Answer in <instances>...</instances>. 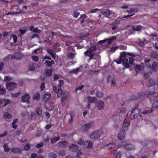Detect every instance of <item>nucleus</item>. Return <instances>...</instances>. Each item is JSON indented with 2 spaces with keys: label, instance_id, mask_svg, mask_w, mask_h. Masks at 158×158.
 <instances>
[{
  "label": "nucleus",
  "instance_id": "1",
  "mask_svg": "<svg viewBox=\"0 0 158 158\" xmlns=\"http://www.w3.org/2000/svg\"><path fill=\"white\" fill-rule=\"evenodd\" d=\"M153 96L156 97V101H155L152 104V107L153 108H158V94H155L154 91L143 92L141 93H138L136 95H133L129 97L130 100L134 101L141 98L142 97L150 98V96Z\"/></svg>",
  "mask_w": 158,
  "mask_h": 158
},
{
  "label": "nucleus",
  "instance_id": "2",
  "mask_svg": "<svg viewBox=\"0 0 158 158\" xmlns=\"http://www.w3.org/2000/svg\"><path fill=\"white\" fill-rule=\"evenodd\" d=\"M102 133L103 132L101 130H96L90 134V138L94 139H96L99 138Z\"/></svg>",
  "mask_w": 158,
  "mask_h": 158
},
{
  "label": "nucleus",
  "instance_id": "3",
  "mask_svg": "<svg viewBox=\"0 0 158 158\" xmlns=\"http://www.w3.org/2000/svg\"><path fill=\"white\" fill-rule=\"evenodd\" d=\"M140 110L137 107L133 109L130 116V118L133 119L137 117L140 114Z\"/></svg>",
  "mask_w": 158,
  "mask_h": 158
},
{
  "label": "nucleus",
  "instance_id": "4",
  "mask_svg": "<svg viewBox=\"0 0 158 158\" xmlns=\"http://www.w3.org/2000/svg\"><path fill=\"white\" fill-rule=\"evenodd\" d=\"M94 124V122L93 121H90L82 126L81 127V130L83 131H87L90 129Z\"/></svg>",
  "mask_w": 158,
  "mask_h": 158
},
{
  "label": "nucleus",
  "instance_id": "5",
  "mask_svg": "<svg viewBox=\"0 0 158 158\" xmlns=\"http://www.w3.org/2000/svg\"><path fill=\"white\" fill-rule=\"evenodd\" d=\"M17 86V84L15 83L9 82L6 84V88L9 91L13 90Z\"/></svg>",
  "mask_w": 158,
  "mask_h": 158
},
{
  "label": "nucleus",
  "instance_id": "6",
  "mask_svg": "<svg viewBox=\"0 0 158 158\" xmlns=\"http://www.w3.org/2000/svg\"><path fill=\"white\" fill-rule=\"evenodd\" d=\"M127 54L125 52L121 53L119 57L116 60H114V61L117 64H119L121 63L122 60V57H126Z\"/></svg>",
  "mask_w": 158,
  "mask_h": 158
},
{
  "label": "nucleus",
  "instance_id": "7",
  "mask_svg": "<svg viewBox=\"0 0 158 158\" xmlns=\"http://www.w3.org/2000/svg\"><path fill=\"white\" fill-rule=\"evenodd\" d=\"M23 57V55L21 52H15L11 56V58L13 59H15L16 60H20Z\"/></svg>",
  "mask_w": 158,
  "mask_h": 158
},
{
  "label": "nucleus",
  "instance_id": "8",
  "mask_svg": "<svg viewBox=\"0 0 158 158\" xmlns=\"http://www.w3.org/2000/svg\"><path fill=\"white\" fill-rule=\"evenodd\" d=\"M84 54L85 56L89 57V60H90L94 59L93 56L95 54V53H93L88 49H87L84 52Z\"/></svg>",
  "mask_w": 158,
  "mask_h": 158
},
{
  "label": "nucleus",
  "instance_id": "9",
  "mask_svg": "<svg viewBox=\"0 0 158 158\" xmlns=\"http://www.w3.org/2000/svg\"><path fill=\"white\" fill-rule=\"evenodd\" d=\"M96 107L99 110L103 109L104 107V102L101 100L97 101L96 103Z\"/></svg>",
  "mask_w": 158,
  "mask_h": 158
},
{
  "label": "nucleus",
  "instance_id": "10",
  "mask_svg": "<svg viewBox=\"0 0 158 158\" xmlns=\"http://www.w3.org/2000/svg\"><path fill=\"white\" fill-rule=\"evenodd\" d=\"M82 146L84 148L91 149L93 147V144L90 141L86 140L84 141Z\"/></svg>",
  "mask_w": 158,
  "mask_h": 158
},
{
  "label": "nucleus",
  "instance_id": "11",
  "mask_svg": "<svg viewBox=\"0 0 158 158\" xmlns=\"http://www.w3.org/2000/svg\"><path fill=\"white\" fill-rule=\"evenodd\" d=\"M126 118L124 119L123 125V130L125 132L128 129V127L130 125V123L125 121Z\"/></svg>",
  "mask_w": 158,
  "mask_h": 158
},
{
  "label": "nucleus",
  "instance_id": "12",
  "mask_svg": "<svg viewBox=\"0 0 158 158\" xmlns=\"http://www.w3.org/2000/svg\"><path fill=\"white\" fill-rule=\"evenodd\" d=\"M30 97L28 94H25L22 97V101L23 102H26L29 103V99Z\"/></svg>",
  "mask_w": 158,
  "mask_h": 158
},
{
  "label": "nucleus",
  "instance_id": "13",
  "mask_svg": "<svg viewBox=\"0 0 158 158\" xmlns=\"http://www.w3.org/2000/svg\"><path fill=\"white\" fill-rule=\"evenodd\" d=\"M29 28L30 30L31 31H32L34 33H40L41 32V30L39 29L37 27L34 28L33 26H30Z\"/></svg>",
  "mask_w": 158,
  "mask_h": 158
},
{
  "label": "nucleus",
  "instance_id": "14",
  "mask_svg": "<svg viewBox=\"0 0 158 158\" xmlns=\"http://www.w3.org/2000/svg\"><path fill=\"white\" fill-rule=\"evenodd\" d=\"M124 148L127 150H131L135 149L134 145L131 144H126L124 145Z\"/></svg>",
  "mask_w": 158,
  "mask_h": 158
},
{
  "label": "nucleus",
  "instance_id": "15",
  "mask_svg": "<svg viewBox=\"0 0 158 158\" xmlns=\"http://www.w3.org/2000/svg\"><path fill=\"white\" fill-rule=\"evenodd\" d=\"M59 82L60 83V85L58 86V92L57 93H59L61 95L62 94V91L61 89V87L62 85L64 84V82L63 80H59Z\"/></svg>",
  "mask_w": 158,
  "mask_h": 158
},
{
  "label": "nucleus",
  "instance_id": "16",
  "mask_svg": "<svg viewBox=\"0 0 158 158\" xmlns=\"http://www.w3.org/2000/svg\"><path fill=\"white\" fill-rule=\"evenodd\" d=\"M69 150L72 152H75L78 150V146L77 145L72 144L69 146Z\"/></svg>",
  "mask_w": 158,
  "mask_h": 158
},
{
  "label": "nucleus",
  "instance_id": "17",
  "mask_svg": "<svg viewBox=\"0 0 158 158\" xmlns=\"http://www.w3.org/2000/svg\"><path fill=\"white\" fill-rule=\"evenodd\" d=\"M12 152L14 153H22V150L20 148H15L11 149Z\"/></svg>",
  "mask_w": 158,
  "mask_h": 158
},
{
  "label": "nucleus",
  "instance_id": "18",
  "mask_svg": "<svg viewBox=\"0 0 158 158\" xmlns=\"http://www.w3.org/2000/svg\"><path fill=\"white\" fill-rule=\"evenodd\" d=\"M101 13L102 15L108 18H109L108 16L110 15V10L108 9L105 10L104 11H102Z\"/></svg>",
  "mask_w": 158,
  "mask_h": 158
},
{
  "label": "nucleus",
  "instance_id": "19",
  "mask_svg": "<svg viewBox=\"0 0 158 158\" xmlns=\"http://www.w3.org/2000/svg\"><path fill=\"white\" fill-rule=\"evenodd\" d=\"M117 23L116 22H114L110 24V27L112 30H114L117 27Z\"/></svg>",
  "mask_w": 158,
  "mask_h": 158
},
{
  "label": "nucleus",
  "instance_id": "20",
  "mask_svg": "<svg viewBox=\"0 0 158 158\" xmlns=\"http://www.w3.org/2000/svg\"><path fill=\"white\" fill-rule=\"evenodd\" d=\"M51 97V95L50 93H47L44 94L43 96L44 99L45 101H48Z\"/></svg>",
  "mask_w": 158,
  "mask_h": 158
},
{
  "label": "nucleus",
  "instance_id": "21",
  "mask_svg": "<svg viewBox=\"0 0 158 158\" xmlns=\"http://www.w3.org/2000/svg\"><path fill=\"white\" fill-rule=\"evenodd\" d=\"M59 146L61 147H65L67 146L68 143L67 141H61L59 143Z\"/></svg>",
  "mask_w": 158,
  "mask_h": 158
},
{
  "label": "nucleus",
  "instance_id": "22",
  "mask_svg": "<svg viewBox=\"0 0 158 158\" xmlns=\"http://www.w3.org/2000/svg\"><path fill=\"white\" fill-rule=\"evenodd\" d=\"M87 99L88 100V102L91 103H94L96 101L97 99L95 97H91L90 96L87 97Z\"/></svg>",
  "mask_w": 158,
  "mask_h": 158
},
{
  "label": "nucleus",
  "instance_id": "23",
  "mask_svg": "<svg viewBox=\"0 0 158 158\" xmlns=\"http://www.w3.org/2000/svg\"><path fill=\"white\" fill-rule=\"evenodd\" d=\"M48 35V39L50 40H52L54 36H56V33L54 32H49Z\"/></svg>",
  "mask_w": 158,
  "mask_h": 158
},
{
  "label": "nucleus",
  "instance_id": "24",
  "mask_svg": "<svg viewBox=\"0 0 158 158\" xmlns=\"http://www.w3.org/2000/svg\"><path fill=\"white\" fill-rule=\"evenodd\" d=\"M116 38L117 37L116 36H113L111 38H110L107 40H106V41L107 42V44H110L112 43L113 41L116 40Z\"/></svg>",
  "mask_w": 158,
  "mask_h": 158
},
{
  "label": "nucleus",
  "instance_id": "25",
  "mask_svg": "<svg viewBox=\"0 0 158 158\" xmlns=\"http://www.w3.org/2000/svg\"><path fill=\"white\" fill-rule=\"evenodd\" d=\"M60 139V137L59 136L57 137H54L52 138L51 139V143L53 144L55 143L58 141Z\"/></svg>",
  "mask_w": 158,
  "mask_h": 158
},
{
  "label": "nucleus",
  "instance_id": "26",
  "mask_svg": "<svg viewBox=\"0 0 158 158\" xmlns=\"http://www.w3.org/2000/svg\"><path fill=\"white\" fill-rule=\"evenodd\" d=\"M54 63V62L53 60H51V61L46 60L45 62V64L48 67L52 66Z\"/></svg>",
  "mask_w": 158,
  "mask_h": 158
},
{
  "label": "nucleus",
  "instance_id": "27",
  "mask_svg": "<svg viewBox=\"0 0 158 158\" xmlns=\"http://www.w3.org/2000/svg\"><path fill=\"white\" fill-rule=\"evenodd\" d=\"M40 98V95L39 93H36L32 97L33 99L34 100L38 101Z\"/></svg>",
  "mask_w": 158,
  "mask_h": 158
},
{
  "label": "nucleus",
  "instance_id": "28",
  "mask_svg": "<svg viewBox=\"0 0 158 158\" xmlns=\"http://www.w3.org/2000/svg\"><path fill=\"white\" fill-rule=\"evenodd\" d=\"M142 27L141 25H137L132 26L131 28L134 31H139L141 28Z\"/></svg>",
  "mask_w": 158,
  "mask_h": 158
},
{
  "label": "nucleus",
  "instance_id": "29",
  "mask_svg": "<svg viewBox=\"0 0 158 158\" xmlns=\"http://www.w3.org/2000/svg\"><path fill=\"white\" fill-rule=\"evenodd\" d=\"M106 146L108 149H110L116 147V144L115 143H110L106 145Z\"/></svg>",
  "mask_w": 158,
  "mask_h": 158
},
{
  "label": "nucleus",
  "instance_id": "30",
  "mask_svg": "<svg viewBox=\"0 0 158 158\" xmlns=\"http://www.w3.org/2000/svg\"><path fill=\"white\" fill-rule=\"evenodd\" d=\"M124 131L122 130V131H121L118 135V138L119 139H123L125 135V134L124 133Z\"/></svg>",
  "mask_w": 158,
  "mask_h": 158
},
{
  "label": "nucleus",
  "instance_id": "31",
  "mask_svg": "<svg viewBox=\"0 0 158 158\" xmlns=\"http://www.w3.org/2000/svg\"><path fill=\"white\" fill-rule=\"evenodd\" d=\"M52 71V70L51 69H47L45 73L46 75L48 77L51 76Z\"/></svg>",
  "mask_w": 158,
  "mask_h": 158
},
{
  "label": "nucleus",
  "instance_id": "32",
  "mask_svg": "<svg viewBox=\"0 0 158 158\" xmlns=\"http://www.w3.org/2000/svg\"><path fill=\"white\" fill-rule=\"evenodd\" d=\"M152 68L155 71H156V69L158 68V63L155 62H153L152 64Z\"/></svg>",
  "mask_w": 158,
  "mask_h": 158
},
{
  "label": "nucleus",
  "instance_id": "33",
  "mask_svg": "<svg viewBox=\"0 0 158 158\" xmlns=\"http://www.w3.org/2000/svg\"><path fill=\"white\" fill-rule=\"evenodd\" d=\"M4 117L6 118H10L12 116L11 114H9L8 112H5L3 114Z\"/></svg>",
  "mask_w": 158,
  "mask_h": 158
},
{
  "label": "nucleus",
  "instance_id": "34",
  "mask_svg": "<svg viewBox=\"0 0 158 158\" xmlns=\"http://www.w3.org/2000/svg\"><path fill=\"white\" fill-rule=\"evenodd\" d=\"M95 95L97 97L100 98L103 95V94L101 92L97 91Z\"/></svg>",
  "mask_w": 158,
  "mask_h": 158
},
{
  "label": "nucleus",
  "instance_id": "35",
  "mask_svg": "<svg viewBox=\"0 0 158 158\" xmlns=\"http://www.w3.org/2000/svg\"><path fill=\"white\" fill-rule=\"evenodd\" d=\"M36 112L38 115H41L42 113V109L40 107L37 108L36 109Z\"/></svg>",
  "mask_w": 158,
  "mask_h": 158
},
{
  "label": "nucleus",
  "instance_id": "36",
  "mask_svg": "<svg viewBox=\"0 0 158 158\" xmlns=\"http://www.w3.org/2000/svg\"><path fill=\"white\" fill-rule=\"evenodd\" d=\"M31 148V145L29 144H27L24 146V150L25 151H29L30 150Z\"/></svg>",
  "mask_w": 158,
  "mask_h": 158
},
{
  "label": "nucleus",
  "instance_id": "37",
  "mask_svg": "<svg viewBox=\"0 0 158 158\" xmlns=\"http://www.w3.org/2000/svg\"><path fill=\"white\" fill-rule=\"evenodd\" d=\"M153 111V110L152 109H151L149 110L144 111H143L142 112V114H148L152 112Z\"/></svg>",
  "mask_w": 158,
  "mask_h": 158
},
{
  "label": "nucleus",
  "instance_id": "38",
  "mask_svg": "<svg viewBox=\"0 0 158 158\" xmlns=\"http://www.w3.org/2000/svg\"><path fill=\"white\" fill-rule=\"evenodd\" d=\"M158 56V54L155 52H152L151 54V57L153 58L156 59Z\"/></svg>",
  "mask_w": 158,
  "mask_h": 158
},
{
  "label": "nucleus",
  "instance_id": "39",
  "mask_svg": "<svg viewBox=\"0 0 158 158\" xmlns=\"http://www.w3.org/2000/svg\"><path fill=\"white\" fill-rule=\"evenodd\" d=\"M48 156L49 158H56L57 156L56 154L53 152L49 153Z\"/></svg>",
  "mask_w": 158,
  "mask_h": 158
},
{
  "label": "nucleus",
  "instance_id": "40",
  "mask_svg": "<svg viewBox=\"0 0 158 158\" xmlns=\"http://www.w3.org/2000/svg\"><path fill=\"white\" fill-rule=\"evenodd\" d=\"M99 9L97 8H95L94 9H92L89 11L87 13V14H90V13H94L97 12L99 10Z\"/></svg>",
  "mask_w": 158,
  "mask_h": 158
},
{
  "label": "nucleus",
  "instance_id": "41",
  "mask_svg": "<svg viewBox=\"0 0 158 158\" xmlns=\"http://www.w3.org/2000/svg\"><path fill=\"white\" fill-rule=\"evenodd\" d=\"M96 47L95 46H93L90 47L89 49V51H90L93 53H94V52L96 50Z\"/></svg>",
  "mask_w": 158,
  "mask_h": 158
},
{
  "label": "nucleus",
  "instance_id": "42",
  "mask_svg": "<svg viewBox=\"0 0 158 158\" xmlns=\"http://www.w3.org/2000/svg\"><path fill=\"white\" fill-rule=\"evenodd\" d=\"M80 15V13L76 11H75L73 14V16L75 18H77Z\"/></svg>",
  "mask_w": 158,
  "mask_h": 158
},
{
  "label": "nucleus",
  "instance_id": "43",
  "mask_svg": "<svg viewBox=\"0 0 158 158\" xmlns=\"http://www.w3.org/2000/svg\"><path fill=\"white\" fill-rule=\"evenodd\" d=\"M3 148H4V151L5 152H8L10 150V149L8 148L7 145L6 144H5L4 145Z\"/></svg>",
  "mask_w": 158,
  "mask_h": 158
},
{
  "label": "nucleus",
  "instance_id": "44",
  "mask_svg": "<svg viewBox=\"0 0 158 158\" xmlns=\"http://www.w3.org/2000/svg\"><path fill=\"white\" fill-rule=\"evenodd\" d=\"M32 59L35 62H37L39 60L38 57L36 56H32Z\"/></svg>",
  "mask_w": 158,
  "mask_h": 158
},
{
  "label": "nucleus",
  "instance_id": "45",
  "mask_svg": "<svg viewBox=\"0 0 158 158\" xmlns=\"http://www.w3.org/2000/svg\"><path fill=\"white\" fill-rule=\"evenodd\" d=\"M128 61V59L126 58V57H122V62L123 64H124L127 63Z\"/></svg>",
  "mask_w": 158,
  "mask_h": 158
},
{
  "label": "nucleus",
  "instance_id": "46",
  "mask_svg": "<svg viewBox=\"0 0 158 158\" xmlns=\"http://www.w3.org/2000/svg\"><path fill=\"white\" fill-rule=\"evenodd\" d=\"M11 37L13 38V41L15 43H16L17 40V36L14 34H12L11 35Z\"/></svg>",
  "mask_w": 158,
  "mask_h": 158
},
{
  "label": "nucleus",
  "instance_id": "47",
  "mask_svg": "<svg viewBox=\"0 0 158 158\" xmlns=\"http://www.w3.org/2000/svg\"><path fill=\"white\" fill-rule=\"evenodd\" d=\"M29 69L31 71H34L35 69L34 65L33 64H31L28 67Z\"/></svg>",
  "mask_w": 158,
  "mask_h": 158
},
{
  "label": "nucleus",
  "instance_id": "48",
  "mask_svg": "<svg viewBox=\"0 0 158 158\" xmlns=\"http://www.w3.org/2000/svg\"><path fill=\"white\" fill-rule=\"evenodd\" d=\"M134 60L133 58L132 57H130L129 60V63L131 64L132 65L133 64V62Z\"/></svg>",
  "mask_w": 158,
  "mask_h": 158
},
{
  "label": "nucleus",
  "instance_id": "49",
  "mask_svg": "<svg viewBox=\"0 0 158 158\" xmlns=\"http://www.w3.org/2000/svg\"><path fill=\"white\" fill-rule=\"evenodd\" d=\"M121 152L119 151L116 154V158H121Z\"/></svg>",
  "mask_w": 158,
  "mask_h": 158
},
{
  "label": "nucleus",
  "instance_id": "50",
  "mask_svg": "<svg viewBox=\"0 0 158 158\" xmlns=\"http://www.w3.org/2000/svg\"><path fill=\"white\" fill-rule=\"evenodd\" d=\"M6 89L3 88H0V95L4 94L6 93Z\"/></svg>",
  "mask_w": 158,
  "mask_h": 158
},
{
  "label": "nucleus",
  "instance_id": "51",
  "mask_svg": "<svg viewBox=\"0 0 158 158\" xmlns=\"http://www.w3.org/2000/svg\"><path fill=\"white\" fill-rule=\"evenodd\" d=\"M5 102L4 104V106H6L8 104L11 102V101L9 99H6Z\"/></svg>",
  "mask_w": 158,
  "mask_h": 158
},
{
  "label": "nucleus",
  "instance_id": "52",
  "mask_svg": "<svg viewBox=\"0 0 158 158\" xmlns=\"http://www.w3.org/2000/svg\"><path fill=\"white\" fill-rule=\"evenodd\" d=\"M27 30L26 29L24 30H23L22 29H20L19 30V32L22 35L25 34L27 32Z\"/></svg>",
  "mask_w": 158,
  "mask_h": 158
},
{
  "label": "nucleus",
  "instance_id": "53",
  "mask_svg": "<svg viewBox=\"0 0 158 158\" xmlns=\"http://www.w3.org/2000/svg\"><path fill=\"white\" fill-rule=\"evenodd\" d=\"M45 87V83L44 82H43L40 86V89L42 91L44 89Z\"/></svg>",
  "mask_w": 158,
  "mask_h": 158
},
{
  "label": "nucleus",
  "instance_id": "54",
  "mask_svg": "<svg viewBox=\"0 0 158 158\" xmlns=\"http://www.w3.org/2000/svg\"><path fill=\"white\" fill-rule=\"evenodd\" d=\"M25 12L24 11H20L19 12H13V15H18L19 14H25Z\"/></svg>",
  "mask_w": 158,
  "mask_h": 158
},
{
  "label": "nucleus",
  "instance_id": "55",
  "mask_svg": "<svg viewBox=\"0 0 158 158\" xmlns=\"http://www.w3.org/2000/svg\"><path fill=\"white\" fill-rule=\"evenodd\" d=\"M59 154L61 156H63L65 155V151L63 150H60Z\"/></svg>",
  "mask_w": 158,
  "mask_h": 158
},
{
  "label": "nucleus",
  "instance_id": "56",
  "mask_svg": "<svg viewBox=\"0 0 158 158\" xmlns=\"http://www.w3.org/2000/svg\"><path fill=\"white\" fill-rule=\"evenodd\" d=\"M20 92L17 93L15 94H12L11 96L14 98H17L20 94Z\"/></svg>",
  "mask_w": 158,
  "mask_h": 158
},
{
  "label": "nucleus",
  "instance_id": "57",
  "mask_svg": "<svg viewBox=\"0 0 158 158\" xmlns=\"http://www.w3.org/2000/svg\"><path fill=\"white\" fill-rule=\"evenodd\" d=\"M75 54L73 52L70 53L68 56V57L71 59H73L74 58Z\"/></svg>",
  "mask_w": 158,
  "mask_h": 158
},
{
  "label": "nucleus",
  "instance_id": "58",
  "mask_svg": "<svg viewBox=\"0 0 158 158\" xmlns=\"http://www.w3.org/2000/svg\"><path fill=\"white\" fill-rule=\"evenodd\" d=\"M39 38V34L37 33L33 34L31 36V38L33 39L35 38Z\"/></svg>",
  "mask_w": 158,
  "mask_h": 158
},
{
  "label": "nucleus",
  "instance_id": "59",
  "mask_svg": "<svg viewBox=\"0 0 158 158\" xmlns=\"http://www.w3.org/2000/svg\"><path fill=\"white\" fill-rule=\"evenodd\" d=\"M79 68H76V69L72 70L71 71V72L73 73H77L79 71Z\"/></svg>",
  "mask_w": 158,
  "mask_h": 158
},
{
  "label": "nucleus",
  "instance_id": "60",
  "mask_svg": "<svg viewBox=\"0 0 158 158\" xmlns=\"http://www.w3.org/2000/svg\"><path fill=\"white\" fill-rule=\"evenodd\" d=\"M138 44L142 46H144L145 44L144 42L142 41L141 40H139L138 42Z\"/></svg>",
  "mask_w": 158,
  "mask_h": 158
},
{
  "label": "nucleus",
  "instance_id": "61",
  "mask_svg": "<svg viewBox=\"0 0 158 158\" xmlns=\"http://www.w3.org/2000/svg\"><path fill=\"white\" fill-rule=\"evenodd\" d=\"M84 141L82 139H81L77 142V143L80 145H82Z\"/></svg>",
  "mask_w": 158,
  "mask_h": 158
},
{
  "label": "nucleus",
  "instance_id": "62",
  "mask_svg": "<svg viewBox=\"0 0 158 158\" xmlns=\"http://www.w3.org/2000/svg\"><path fill=\"white\" fill-rule=\"evenodd\" d=\"M43 146V143H41L37 144L36 145V148H41Z\"/></svg>",
  "mask_w": 158,
  "mask_h": 158
},
{
  "label": "nucleus",
  "instance_id": "63",
  "mask_svg": "<svg viewBox=\"0 0 158 158\" xmlns=\"http://www.w3.org/2000/svg\"><path fill=\"white\" fill-rule=\"evenodd\" d=\"M52 125L51 124L47 125L45 126V128L46 130H48L51 128V127H52Z\"/></svg>",
  "mask_w": 158,
  "mask_h": 158
},
{
  "label": "nucleus",
  "instance_id": "64",
  "mask_svg": "<svg viewBox=\"0 0 158 158\" xmlns=\"http://www.w3.org/2000/svg\"><path fill=\"white\" fill-rule=\"evenodd\" d=\"M37 156V155L35 153H32L31 155V158H36Z\"/></svg>",
  "mask_w": 158,
  "mask_h": 158
}]
</instances>
